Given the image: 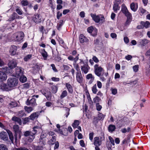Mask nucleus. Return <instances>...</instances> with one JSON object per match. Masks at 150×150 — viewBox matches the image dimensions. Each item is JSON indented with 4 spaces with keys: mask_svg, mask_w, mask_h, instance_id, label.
<instances>
[{
    "mask_svg": "<svg viewBox=\"0 0 150 150\" xmlns=\"http://www.w3.org/2000/svg\"><path fill=\"white\" fill-rule=\"evenodd\" d=\"M13 128L15 133L14 135L15 141L16 143L17 140V136H18L19 138L20 139L22 134V132L19 129V126L17 125H14Z\"/></svg>",
    "mask_w": 150,
    "mask_h": 150,
    "instance_id": "nucleus-1",
    "label": "nucleus"
},
{
    "mask_svg": "<svg viewBox=\"0 0 150 150\" xmlns=\"http://www.w3.org/2000/svg\"><path fill=\"white\" fill-rule=\"evenodd\" d=\"M18 82V79L15 77H10L7 80V83L11 88L16 86Z\"/></svg>",
    "mask_w": 150,
    "mask_h": 150,
    "instance_id": "nucleus-2",
    "label": "nucleus"
},
{
    "mask_svg": "<svg viewBox=\"0 0 150 150\" xmlns=\"http://www.w3.org/2000/svg\"><path fill=\"white\" fill-rule=\"evenodd\" d=\"M98 64H95L94 66V72L97 76L100 77L102 74V71H104L103 68L101 67H99Z\"/></svg>",
    "mask_w": 150,
    "mask_h": 150,
    "instance_id": "nucleus-3",
    "label": "nucleus"
},
{
    "mask_svg": "<svg viewBox=\"0 0 150 150\" xmlns=\"http://www.w3.org/2000/svg\"><path fill=\"white\" fill-rule=\"evenodd\" d=\"M16 37L15 38V41L20 42L23 41L24 37V34L23 32H18L15 34Z\"/></svg>",
    "mask_w": 150,
    "mask_h": 150,
    "instance_id": "nucleus-4",
    "label": "nucleus"
},
{
    "mask_svg": "<svg viewBox=\"0 0 150 150\" xmlns=\"http://www.w3.org/2000/svg\"><path fill=\"white\" fill-rule=\"evenodd\" d=\"M17 46L14 45H12L10 48L9 52L11 56H14L17 54Z\"/></svg>",
    "mask_w": 150,
    "mask_h": 150,
    "instance_id": "nucleus-5",
    "label": "nucleus"
},
{
    "mask_svg": "<svg viewBox=\"0 0 150 150\" xmlns=\"http://www.w3.org/2000/svg\"><path fill=\"white\" fill-rule=\"evenodd\" d=\"M34 21L36 23H40L43 21L42 17L40 14H35L33 19Z\"/></svg>",
    "mask_w": 150,
    "mask_h": 150,
    "instance_id": "nucleus-6",
    "label": "nucleus"
},
{
    "mask_svg": "<svg viewBox=\"0 0 150 150\" xmlns=\"http://www.w3.org/2000/svg\"><path fill=\"white\" fill-rule=\"evenodd\" d=\"M81 71L83 73L86 74L90 69V67L87 64H85L81 67Z\"/></svg>",
    "mask_w": 150,
    "mask_h": 150,
    "instance_id": "nucleus-7",
    "label": "nucleus"
},
{
    "mask_svg": "<svg viewBox=\"0 0 150 150\" xmlns=\"http://www.w3.org/2000/svg\"><path fill=\"white\" fill-rule=\"evenodd\" d=\"M42 110L40 111H38L33 112L29 116L30 120H34L37 119L40 113H41Z\"/></svg>",
    "mask_w": 150,
    "mask_h": 150,
    "instance_id": "nucleus-8",
    "label": "nucleus"
},
{
    "mask_svg": "<svg viewBox=\"0 0 150 150\" xmlns=\"http://www.w3.org/2000/svg\"><path fill=\"white\" fill-rule=\"evenodd\" d=\"M20 18V16L16 13L13 12L9 17V18L8 21H11L16 19H19Z\"/></svg>",
    "mask_w": 150,
    "mask_h": 150,
    "instance_id": "nucleus-9",
    "label": "nucleus"
},
{
    "mask_svg": "<svg viewBox=\"0 0 150 150\" xmlns=\"http://www.w3.org/2000/svg\"><path fill=\"white\" fill-rule=\"evenodd\" d=\"M57 132L62 135L67 136L68 135L67 129L66 128L63 127L61 129H58Z\"/></svg>",
    "mask_w": 150,
    "mask_h": 150,
    "instance_id": "nucleus-10",
    "label": "nucleus"
},
{
    "mask_svg": "<svg viewBox=\"0 0 150 150\" xmlns=\"http://www.w3.org/2000/svg\"><path fill=\"white\" fill-rule=\"evenodd\" d=\"M11 88L8 84L7 85L5 83H2L0 85V89L3 91H8L11 90Z\"/></svg>",
    "mask_w": 150,
    "mask_h": 150,
    "instance_id": "nucleus-11",
    "label": "nucleus"
},
{
    "mask_svg": "<svg viewBox=\"0 0 150 150\" xmlns=\"http://www.w3.org/2000/svg\"><path fill=\"white\" fill-rule=\"evenodd\" d=\"M121 11L125 14L126 16L131 14V13L129 12L127 7L124 4L122 5Z\"/></svg>",
    "mask_w": 150,
    "mask_h": 150,
    "instance_id": "nucleus-12",
    "label": "nucleus"
},
{
    "mask_svg": "<svg viewBox=\"0 0 150 150\" xmlns=\"http://www.w3.org/2000/svg\"><path fill=\"white\" fill-rule=\"evenodd\" d=\"M26 104L27 105L34 106L36 105V99L35 98H33L29 100V99H28L26 101Z\"/></svg>",
    "mask_w": 150,
    "mask_h": 150,
    "instance_id": "nucleus-13",
    "label": "nucleus"
},
{
    "mask_svg": "<svg viewBox=\"0 0 150 150\" xmlns=\"http://www.w3.org/2000/svg\"><path fill=\"white\" fill-rule=\"evenodd\" d=\"M17 64L16 61L14 59L10 61L8 63V66L11 69H13L16 67Z\"/></svg>",
    "mask_w": 150,
    "mask_h": 150,
    "instance_id": "nucleus-14",
    "label": "nucleus"
},
{
    "mask_svg": "<svg viewBox=\"0 0 150 150\" xmlns=\"http://www.w3.org/2000/svg\"><path fill=\"white\" fill-rule=\"evenodd\" d=\"M0 137L1 139L4 141H7L8 139V134L5 132L3 131L0 133Z\"/></svg>",
    "mask_w": 150,
    "mask_h": 150,
    "instance_id": "nucleus-15",
    "label": "nucleus"
},
{
    "mask_svg": "<svg viewBox=\"0 0 150 150\" xmlns=\"http://www.w3.org/2000/svg\"><path fill=\"white\" fill-rule=\"evenodd\" d=\"M76 80L79 83H82L83 81V77L81 73L76 74Z\"/></svg>",
    "mask_w": 150,
    "mask_h": 150,
    "instance_id": "nucleus-16",
    "label": "nucleus"
},
{
    "mask_svg": "<svg viewBox=\"0 0 150 150\" xmlns=\"http://www.w3.org/2000/svg\"><path fill=\"white\" fill-rule=\"evenodd\" d=\"M7 76L6 74L1 71H0V81H3L6 80Z\"/></svg>",
    "mask_w": 150,
    "mask_h": 150,
    "instance_id": "nucleus-17",
    "label": "nucleus"
},
{
    "mask_svg": "<svg viewBox=\"0 0 150 150\" xmlns=\"http://www.w3.org/2000/svg\"><path fill=\"white\" fill-rule=\"evenodd\" d=\"M102 144V142L100 140L99 137H96L94 139V144L96 146H100Z\"/></svg>",
    "mask_w": 150,
    "mask_h": 150,
    "instance_id": "nucleus-18",
    "label": "nucleus"
},
{
    "mask_svg": "<svg viewBox=\"0 0 150 150\" xmlns=\"http://www.w3.org/2000/svg\"><path fill=\"white\" fill-rule=\"evenodd\" d=\"M91 16L93 20L96 23H98L100 21V17L98 16H96V15L91 13Z\"/></svg>",
    "mask_w": 150,
    "mask_h": 150,
    "instance_id": "nucleus-19",
    "label": "nucleus"
},
{
    "mask_svg": "<svg viewBox=\"0 0 150 150\" xmlns=\"http://www.w3.org/2000/svg\"><path fill=\"white\" fill-rule=\"evenodd\" d=\"M16 75L17 76H19L23 75V71L21 68L17 67L15 69Z\"/></svg>",
    "mask_w": 150,
    "mask_h": 150,
    "instance_id": "nucleus-20",
    "label": "nucleus"
},
{
    "mask_svg": "<svg viewBox=\"0 0 150 150\" xmlns=\"http://www.w3.org/2000/svg\"><path fill=\"white\" fill-rule=\"evenodd\" d=\"M79 40L80 43H83L85 42H87L88 40V39L85 37L84 35L82 34L80 35Z\"/></svg>",
    "mask_w": 150,
    "mask_h": 150,
    "instance_id": "nucleus-21",
    "label": "nucleus"
},
{
    "mask_svg": "<svg viewBox=\"0 0 150 150\" xmlns=\"http://www.w3.org/2000/svg\"><path fill=\"white\" fill-rule=\"evenodd\" d=\"M86 78L87 79H91V80L89 81L88 82L89 84H91L94 80V76H93L92 74H87L86 76Z\"/></svg>",
    "mask_w": 150,
    "mask_h": 150,
    "instance_id": "nucleus-22",
    "label": "nucleus"
},
{
    "mask_svg": "<svg viewBox=\"0 0 150 150\" xmlns=\"http://www.w3.org/2000/svg\"><path fill=\"white\" fill-rule=\"evenodd\" d=\"M11 120L18 124L20 125H21L22 124V121L21 119L18 117L14 116L12 118Z\"/></svg>",
    "mask_w": 150,
    "mask_h": 150,
    "instance_id": "nucleus-23",
    "label": "nucleus"
},
{
    "mask_svg": "<svg viewBox=\"0 0 150 150\" xmlns=\"http://www.w3.org/2000/svg\"><path fill=\"white\" fill-rule=\"evenodd\" d=\"M79 54H77V56H76L75 57H74V56L72 55H70L68 57V59L70 61H74V62L76 63L77 61L79 59Z\"/></svg>",
    "mask_w": 150,
    "mask_h": 150,
    "instance_id": "nucleus-24",
    "label": "nucleus"
},
{
    "mask_svg": "<svg viewBox=\"0 0 150 150\" xmlns=\"http://www.w3.org/2000/svg\"><path fill=\"white\" fill-rule=\"evenodd\" d=\"M6 130L8 135L9 138L10 140H11V142L13 143L14 137L12 132L11 131L9 130V129H6Z\"/></svg>",
    "mask_w": 150,
    "mask_h": 150,
    "instance_id": "nucleus-25",
    "label": "nucleus"
},
{
    "mask_svg": "<svg viewBox=\"0 0 150 150\" xmlns=\"http://www.w3.org/2000/svg\"><path fill=\"white\" fill-rule=\"evenodd\" d=\"M127 17V20L125 23V26H127L129 25L131 21L132 16L131 14L126 16Z\"/></svg>",
    "mask_w": 150,
    "mask_h": 150,
    "instance_id": "nucleus-26",
    "label": "nucleus"
},
{
    "mask_svg": "<svg viewBox=\"0 0 150 150\" xmlns=\"http://www.w3.org/2000/svg\"><path fill=\"white\" fill-rule=\"evenodd\" d=\"M149 41L146 39H144L140 40L139 43L141 45L144 47L146 46L148 43L149 42Z\"/></svg>",
    "mask_w": 150,
    "mask_h": 150,
    "instance_id": "nucleus-27",
    "label": "nucleus"
},
{
    "mask_svg": "<svg viewBox=\"0 0 150 150\" xmlns=\"http://www.w3.org/2000/svg\"><path fill=\"white\" fill-rule=\"evenodd\" d=\"M138 7L137 4H136L135 5L134 3L133 2L130 4V8L134 11H136Z\"/></svg>",
    "mask_w": 150,
    "mask_h": 150,
    "instance_id": "nucleus-28",
    "label": "nucleus"
},
{
    "mask_svg": "<svg viewBox=\"0 0 150 150\" xmlns=\"http://www.w3.org/2000/svg\"><path fill=\"white\" fill-rule=\"evenodd\" d=\"M65 86L69 92L70 93H72L73 92V90L71 86L69 83H66L65 84Z\"/></svg>",
    "mask_w": 150,
    "mask_h": 150,
    "instance_id": "nucleus-29",
    "label": "nucleus"
},
{
    "mask_svg": "<svg viewBox=\"0 0 150 150\" xmlns=\"http://www.w3.org/2000/svg\"><path fill=\"white\" fill-rule=\"evenodd\" d=\"M140 24L143 25L144 27L146 28H149L150 26V23L148 21H146L145 22L143 21H141Z\"/></svg>",
    "mask_w": 150,
    "mask_h": 150,
    "instance_id": "nucleus-30",
    "label": "nucleus"
},
{
    "mask_svg": "<svg viewBox=\"0 0 150 150\" xmlns=\"http://www.w3.org/2000/svg\"><path fill=\"white\" fill-rule=\"evenodd\" d=\"M56 136H54L52 137V138L48 141L49 144L50 145H53L56 140Z\"/></svg>",
    "mask_w": 150,
    "mask_h": 150,
    "instance_id": "nucleus-31",
    "label": "nucleus"
},
{
    "mask_svg": "<svg viewBox=\"0 0 150 150\" xmlns=\"http://www.w3.org/2000/svg\"><path fill=\"white\" fill-rule=\"evenodd\" d=\"M116 129L115 125H110L108 127V130L109 132H112L114 131Z\"/></svg>",
    "mask_w": 150,
    "mask_h": 150,
    "instance_id": "nucleus-32",
    "label": "nucleus"
},
{
    "mask_svg": "<svg viewBox=\"0 0 150 150\" xmlns=\"http://www.w3.org/2000/svg\"><path fill=\"white\" fill-rule=\"evenodd\" d=\"M120 8V7L119 6L117 2L114 3L113 8L114 12H116L117 10H119Z\"/></svg>",
    "mask_w": 150,
    "mask_h": 150,
    "instance_id": "nucleus-33",
    "label": "nucleus"
},
{
    "mask_svg": "<svg viewBox=\"0 0 150 150\" xmlns=\"http://www.w3.org/2000/svg\"><path fill=\"white\" fill-rule=\"evenodd\" d=\"M64 22V21L63 20H61L59 21V23L57 24V28L58 30H60L62 26L63 25Z\"/></svg>",
    "mask_w": 150,
    "mask_h": 150,
    "instance_id": "nucleus-34",
    "label": "nucleus"
},
{
    "mask_svg": "<svg viewBox=\"0 0 150 150\" xmlns=\"http://www.w3.org/2000/svg\"><path fill=\"white\" fill-rule=\"evenodd\" d=\"M38 142L40 146H43L46 144V139L40 138Z\"/></svg>",
    "mask_w": 150,
    "mask_h": 150,
    "instance_id": "nucleus-35",
    "label": "nucleus"
},
{
    "mask_svg": "<svg viewBox=\"0 0 150 150\" xmlns=\"http://www.w3.org/2000/svg\"><path fill=\"white\" fill-rule=\"evenodd\" d=\"M47 100L49 101H50L51 100L52 97V94L51 92L49 91L48 92L46 96H45Z\"/></svg>",
    "mask_w": 150,
    "mask_h": 150,
    "instance_id": "nucleus-36",
    "label": "nucleus"
},
{
    "mask_svg": "<svg viewBox=\"0 0 150 150\" xmlns=\"http://www.w3.org/2000/svg\"><path fill=\"white\" fill-rule=\"evenodd\" d=\"M67 95V93L66 90L63 91L60 96V99H63Z\"/></svg>",
    "mask_w": 150,
    "mask_h": 150,
    "instance_id": "nucleus-37",
    "label": "nucleus"
},
{
    "mask_svg": "<svg viewBox=\"0 0 150 150\" xmlns=\"http://www.w3.org/2000/svg\"><path fill=\"white\" fill-rule=\"evenodd\" d=\"M58 90V87L57 86H53L52 87V92L54 93H56Z\"/></svg>",
    "mask_w": 150,
    "mask_h": 150,
    "instance_id": "nucleus-38",
    "label": "nucleus"
},
{
    "mask_svg": "<svg viewBox=\"0 0 150 150\" xmlns=\"http://www.w3.org/2000/svg\"><path fill=\"white\" fill-rule=\"evenodd\" d=\"M20 78V81L22 82V83H24L25 82V81H26L27 79L26 77L25 76H21Z\"/></svg>",
    "mask_w": 150,
    "mask_h": 150,
    "instance_id": "nucleus-39",
    "label": "nucleus"
},
{
    "mask_svg": "<svg viewBox=\"0 0 150 150\" xmlns=\"http://www.w3.org/2000/svg\"><path fill=\"white\" fill-rule=\"evenodd\" d=\"M79 124V121L78 120H75L72 124L73 127L74 128H76Z\"/></svg>",
    "mask_w": 150,
    "mask_h": 150,
    "instance_id": "nucleus-40",
    "label": "nucleus"
},
{
    "mask_svg": "<svg viewBox=\"0 0 150 150\" xmlns=\"http://www.w3.org/2000/svg\"><path fill=\"white\" fill-rule=\"evenodd\" d=\"M16 11L18 14L19 15H22L23 14V11L22 10L20 9L19 7H17L16 9Z\"/></svg>",
    "mask_w": 150,
    "mask_h": 150,
    "instance_id": "nucleus-41",
    "label": "nucleus"
},
{
    "mask_svg": "<svg viewBox=\"0 0 150 150\" xmlns=\"http://www.w3.org/2000/svg\"><path fill=\"white\" fill-rule=\"evenodd\" d=\"M18 116L20 117H22L26 115V114L25 113L24 111L19 112L18 113Z\"/></svg>",
    "mask_w": 150,
    "mask_h": 150,
    "instance_id": "nucleus-42",
    "label": "nucleus"
},
{
    "mask_svg": "<svg viewBox=\"0 0 150 150\" xmlns=\"http://www.w3.org/2000/svg\"><path fill=\"white\" fill-rule=\"evenodd\" d=\"M21 4L23 6H27L28 5V1L27 0H23L21 2Z\"/></svg>",
    "mask_w": 150,
    "mask_h": 150,
    "instance_id": "nucleus-43",
    "label": "nucleus"
},
{
    "mask_svg": "<svg viewBox=\"0 0 150 150\" xmlns=\"http://www.w3.org/2000/svg\"><path fill=\"white\" fill-rule=\"evenodd\" d=\"M92 90L93 92V93L94 94H96L98 90L96 88V84H95L92 87Z\"/></svg>",
    "mask_w": 150,
    "mask_h": 150,
    "instance_id": "nucleus-44",
    "label": "nucleus"
},
{
    "mask_svg": "<svg viewBox=\"0 0 150 150\" xmlns=\"http://www.w3.org/2000/svg\"><path fill=\"white\" fill-rule=\"evenodd\" d=\"M35 138V136L33 134H30L29 137V138L28 141L29 142H32Z\"/></svg>",
    "mask_w": 150,
    "mask_h": 150,
    "instance_id": "nucleus-45",
    "label": "nucleus"
},
{
    "mask_svg": "<svg viewBox=\"0 0 150 150\" xmlns=\"http://www.w3.org/2000/svg\"><path fill=\"white\" fill-rule=\"evenodd\" d=\"M64 110L66 112V113L64 115H65L66 117H67L69 114L70 109L68 108L65 107Z\"/></svg>",
    "mask_w": 150,
    "mask_h": 150,
    "instance_id": "nucleus-46",
    "label": "nucleus"
},
{
    "mask_svg": "<svg viewBox=\"0 0 150 150\" xmlns=\"http://www.w3.org/2000/svg\"><path fill=\"white\" fill-rule=\"evenodd\" d=\"M0 150H8L6 146L4 144H0Z\"/></svg>",
    "mask_w": 150,
    "mask_h": 150,
    "instance_id": "nucleus-47",
    "label": "nucleus"
},
{
    "mask_svg": "<svg viewBox=\"0 0 150 150\" xmlns=\"http://www.w3.org/2000/svg\"><path fill=\"white\" fill-rule=\"evenodd\" d=\"M25 110L28 113H30L33 110V108L31 107H27L26 106L25 107Z\"/></svg>",
    "mask_w": 150,
    "mask_h": 150,
    "instance_id": "nucleus-48",
    "label": "nucleus"
},
{
    "mask_svg": "<svg viewBox=\"0 0 150 150\" xmlns=\"http://www.w3.org/2000/svg\"><path fill=\"white\" fill-rule=\"evenodd\" d=\"M23 124H25L28 122H29L30 119V117H28L23 118Z\"/></svg>",
    "mask_w": 150,
    "mask_h": 150,
    "instance_id": "nucleus-49",
    "label": "nucleus"
},
{
    "mask_svg": "<svg viewBox=\"0 0 150 150\" xmlns=\"http://www.w3.org/2000/svg\"><path fill=\"white\" fill-rule=\"evenodd\" d=\"M105 115L103 114L102 113H99L98 114V116L97 117L100 120H103L104 118Z\"/></svg>",
    "mask_w": 150,
    "mask_h": 150,
    "instance_id": "nucleus-50",
    "label": "nucleus"
},
{
    "mask_svg": "<svg viewBox=\"0 0 150 150\" xmlns=\"http://www.w3.org/2000/svg\"><path fill=\"white\" fill-rule=\"evenodd\" d=\"M99 120H100L99 119L98 117H94L93 120V123L96 125L98 122V121Z\"/></svg>",
    "mask_w": 150,
    "mask_h": 150,
    "instance_id": "nucleus-51",
    "label": "nucleus"
},
{
    "mask_svg": "<svg viewBox=\"0 0 150 150\" xmlns=\"http://www.w3.org/2000/svg\"><path fill=\"white\" fill-rule=\"evenodd\" d=\"M94 30L92 26H90L87 28V31L90 33L91 34L93 30Z\"/></svg>",
    "mask_w": 150,
    "mask_h": 150,
    "instance_id": "nucleus-52",
    "label": "nucleus"
},
{
    "mask_svg": "<svg viewBox=\"0 0 150 150\" xmlns=\"http://www.w3.org/2000/svg\"><path fill=\"white\" fill-rule=\"evenodd\" d=\"M41 54L43 57L44 60H46L48 56L47 53L46 52L41 53Z\"/></svg>",
    "mask_w": 150,
    "mask_h": 150,
    "instance_id": "nucleus-53",
    "label": "nucleus"
},
{
    "mask_svg": "<svg viewBox=\"0 0 150 150\" xmlns=\"http://www.w3.org/2000/svg\"><path fill=\"white\" fill-rule=\"evenodd\" d=\"M101 99L99 97L97 96H96L93 99V101L94 103L99 102Z\"/></svg>",
    "mask_w": 150,
    "mask_h": 150,
    "instance_id": "nucleus-54",
    "label": "nucleus"
},
{
    "mask_svg": "<svg viewBox=\"0 0 150 150\" xmlns=\"http://www.w3.org/2000/svg\"><path fill=\"white\" fill-rule=\"evenodd\" d=\"M40 92L43 95H44L45 96H46V93L47 94V92H48V91H47V89H42L40 90Z\"/></svg>",
    "mask_w": 150,
    "mask_h": 150,
    "instance_id": "nucleus-55",
    "label": "nucleus"
},
{
    "mask_svg": "<svg viewBox=\"0 0 150 150\" xmlns=\"http://www.w3.org/2000/svg\"><path fill=\"white\" fill-rule=\"evenodd\" d=\"M97 30L96 28H95L93 30L92 33L91 34V35L93 36H95L97 35Z\"/></svg>",
    "mask_w": 150,
    "mask_h": 150,
    "instance_id": "nucleus-56",
    "label": "nucleus"
},
{
    "mask_svg": "<svg viewBox=\"0 0 150 150\" xmlns=\"http://www.w3.org/2000/svg\"><path fill=\"white\" fill-rule=\"evenodd\" d=\"M32 57L31 54H28L24 58V60L25 61H28L29 59H30Z\"/></svg>",
    "mask_w": 150,
    "mask_h": 150,
    "instance_id": "nucleus-57",
    "label": "nucleus"
},
{
    "mask_svg": "<svg viewBox=\"0 0 150 150\" xmlns=\"http://www.w3.org/2000/svg\"><path fill=\"white\" fill-rule=\"evenodd\" d=\"M96 109L98 111H99L101 110L102 108V106L100 105L99 103H96Z\"/></svg>",
    "mask_w": 150,
    "mask_h": 150,
    "instance_id": "nucleus-58",
    "label": "nucleus"
},
{
    "mask_svg": "<svg viewBox=\"0 0 150 150\" xmlns=\"http://www.w3.org/2000/svg\"><path fill=\"white\" fill-rule=\"evenodd\" d=\"M43 149V147L42 146H38L35 148V150H42Z\"/></svg>",
    "mask_w": 150,
    "mask_h": 150,
    "instance_id": "nucleus-59",
    "label": "nucleus"
},
{
    "mask_svg": "<svg viewBox=\"0 0 150 150\" xmlns=\"http://www.w3.org/2000/svg\"><path fill=\"white\" fill-rule=\"evenodd\" d=\"M31 131H27L24 133V135L25 137H28L29 136L30 134H32Z\"/></svg>",
    "mask_w": 150,
    "mask_h": 150,
    "instance_id": "nucleus-60",
    "label": "nucleus"
},
{
    "mask_svg": "<svg viewBox=\"0 0 150 150\" xmlns=\"http://www.w3.org/2000/svg\"><path fill=\"white\" fill-rule=\"evenodd\" d=\"M9 105L12 107H14L17 106V103L15 102H11L9 103Z\"/></svg>",
    "mask_w": 150,
    "mask_h": 150,
    "instance_id": "nucleus-61",
    "label": "nucleus"
},
{
    "mask_svg": "<svg viewBox=\"0 0 150 150\" xmlns=\"http://www.w3.org/2000/svg\"><path fill=\"white\" fill-rule=\"evenodd\" d=\"M139 68V65H135L134 66H133V69L134 71V72H137Z\"/></svg>",
    "mask_w": 150,
    "mask_h": 150,
    "instance_id": "nucleus-62",
    "label": "nucleus"
},
{
    "mask_svg": "<svg viewBox=\"0 0 150 150\" xmlns=\"http://www.w3.org/2000/svg\"><path fill=\"white\" fill-rule=\"evenodd\" d=\"M62 16V13H60L59 11H58L57 13V18L59 20L60 18V17Z\"/></svg>",
    "mask_w": 150,
    "mask_h": 150,
    "instance_id": "nucleus-63",
    "label": "nucleus"
},
{
    "mask_svg": "<svg viewBox=\"0 0 150 150\" xmlns=\"http://www.w3.org/2000/svg\"><path fill=\"white\" fill-rule=\"evenodd\" d=\"M16 150H29L28 149L25 147H20L16 149Z\"/></svg>",
    "mask_w": 150,
    "mask_h": 150,
    "instance_id": "nucleus-64",
    "label": "nucleus"
}]
</instances>
